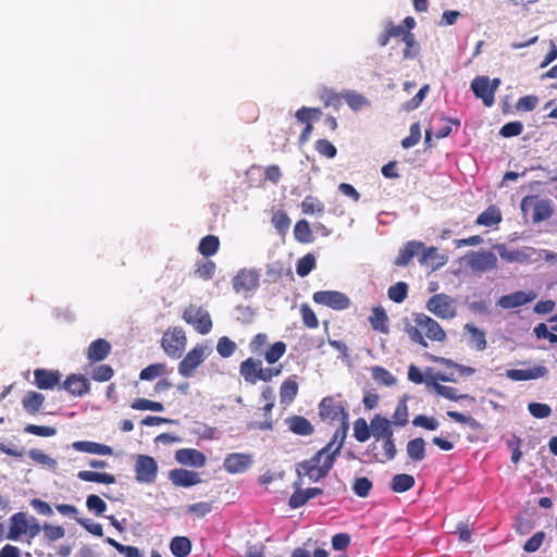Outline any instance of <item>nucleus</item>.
I'll return each mask as SVG.
<instances>
[{
  "label": "nucleus",
  "instance_id": "21",
  "mask_svg": "<svg viewBox=\"0 0 557 557\" xmlns=\"http://www.w3.org/2000/svg\"><path fill=\"white\" fill-rule=\"evenodd\" d=\"M262 362L252 358H247L240 363L239 373L247 383L256 384L260 381Z\"/></svg>",
  "mask_w": 557,
  "mask_h": 557
},
{
  "label": "nucleus",
  "instance_id": "36",
  "mask_svg": "<svg viewBox=\"0 0 557 557\" xmlns=\"http://www.w3.org/2000/svg\"><path fill=\"white\" fill-rule=\"evenodd\" d=\"M301 212L307 215H322L324 213V203L314 196H306L300 203Z\"/></svg>",
  "mask_w": 557,
  "mask_h": 557
},
{
  "label": "nucleus",
  "instance_id": "23",
  "mask_svg": "<svg viewBox=\"0 0 557 557\" xmlns=\"http://www.w3.org/2000/svg\"><path fill=\"white\" fill-rule=\"evenodd\" d=\"M28 520L25 512H16L10 518V529L7 537L12 541L18 540L27 533Z\"/></svg>",
  "mask_w": 557,
  "mask_h": 557
},
{
  "label": "nucleus",
  "instance_id": "58",
  "mask_svg": "<svg viewBox=\"0 0 557 557\" xmlns=\"http://www.w3.org/2000/svg\"><path fill=\"white\" fill-rule=\"evenodd\" d=\"M372 486L373 484L368 478L360 476L355 480L352 491L358 497L364 498L370 494Z\"/></svg>",
  "mask_w": 557,
  "mask_h": 557
},
{
  "label": "nucleus",
  "instance_id": "12",
  "mask_svg": "<svg viewBox=\"0 0 557 557\" xmlns=\"http://www.w3.org/2000/svg\"><path fill=\"white\" fill-rule=\"evenodd\" d=\"M532 207V221L534 223H539L549 219L553 214V208L548 200L545 199H534L531 197H525L521 202V209L523 212H527L528 208Z\"/></svg>",
  "mask_w": 557,
  "mask_h": 557
},
{
  "label": "nucleus",
  "instance_id": "57",
  "mask_svg": "<svg viewBox=\"0 0 557 557\" xmlns=\"http://www.w3.org/2000/svg\"><path fill=\"white\" fill-rule=\"evenodd\" d=\"M131 407L135 410H151L160 412L164 409L163 405L159 401H153L146 398H137L135 399Z\"/></svg>",
  "mask_w": 557,
  "mask_h": 557
},
{
  "label": "nucleus",
  "instance_id": "15",
  "mask_svg": "<svg viewBox=\"0 0 557 557\" xmlns=\"http://www.w3.org/2000/svg\"><path fill=\"white\" fill-rule=\"evenodd\" d=\"M59 387L64 388L73 396L82 397L89 393L90 383L83 374H70Z\"/></svg>",
  "mask_w": 557,
  "mask_h": 557
},
{
  "label": "nucleus",
  "instance_id": "29",
  "mask_svg": "<svg viewBox=\"0 0 557 557\" xmlns=\"http://www.w3.org/2000/svg\"><path fill=\"white\" fill-rule=\"evenodd\" d=\"M368 320L374 331L389 333L388 317L383 307H373Z\"/></svg>",
  "mask_w": 557,
  "mask_h": 557
},
{
  "label": "nucleus",
  "instance_id": "13",
  "mask_svg": "<svg viewBox=\"0 0 557 557\" xmlns=\"http://www.w3.org/2000/svg\"><path fill=\"white\" fill-rule=\"evenodd\" d=\"M252 463V455L246 453H232L225 457L223 468L227 473L237 474L247 471Z\"/></svg>",
  "mask_w": 557,
  "mask_h": 557
},
{
  "label": "nucleus",
  "instance_id": "4",
  "mask_svg": "<svg viewBox=\"0 0 557 557\" xmlns=\"http://www.w3.org/2000/svg\"><path fill=\"white\" fill-rule=\"evenodd\" d=\"M187 344L185 332L182 327L174 326L169 327L162 335L161 347L164 352L173 358L177 359L182 356Z\"/></svg>",
  "mask_w": 557,
  "mask_h": 557
},
{
  "label": "nucleus",
  "instance_id": "43",
  "mask_svg": "<svg viewBox=\"0 0 557 557\" xmlns=\"http://www.w3.org/2000/svg\"><path fill=\"white\" fill-rule=\"evenodd\" d=\"M401 41L405 44V49L403 50L404 59H413L419 54L420 46L413 33H407Z\"/></svg>",
  "mask_w": 557,
  "mask_h": 557
},
{
  "label": "nucleus",
  "instance_id": "51",
  "mask_svg": "<svg viewBox=\"0 0 557 557\" xmlns=\"http://www.w3.org/2000/svg\"><path fill=\"white\" fill-rule=\"evenodd\" d=\"M372 377L375 382L385 386H392L396 383L395 376L385 368L380 366L372 368Z\"/></svg>",
  "mask_w": 557,
  "mask_h": 557
},
{
  "label": "nucleus",
  "instance_id": "32",
  "mask_svg": "<svg viewBox=\"0 0 557 557\" xmlns=\"http://www.w3.org/2000/svg\"><path fill=\"white\" fill-rule=\"evenodd\" d=\"M298 394V383L296 375H292L286 379L280 387V398L283 404H290L294 401Z\"/></svg>",
  "mask_w": 557,
  "mask_h": 557
},
{
  "label": "nucleus",
  "instance_id": "53",
  "mask_svg": "<svg viewBox=\"0 0 557 557\" xmlns=\"http://www.w3.org/2000/svg\"><path fill=\"white\" fill-rule=\"evenodd\" d=\"M213 509V502H199L187 506L186 510L196 518H203Z\"/></svg>",
  "mask_w": 557,
  "mask_h": 557
},
{
  "label": "nucleus",
  "instance_id": "40",
  "mask_svg": "<svg viewBox=\"0 0 557 557\" xmlns=\"http://www.w3.org/2000/svg\"><path fill=\"white\" fill-rule=\"evenodd\" d=\"M168 373L166 363L159 362L152 363L148 367L144 368L139 373V379L143 381H152L159 376H162Z\"/></svg>",
  "mask_w": 557,
  "mask_h": 557
},
{
  "label": "nucleus",
  "instance_id": "2",
  "mask_svg": "<svg viewBox=\"0 0 557 557\" xmlns=\"http://www.w3.org/2000/svg\"><path fill=\"white\" fill-rule=\"evenodd\" d=\"M404 331L409 339L423 348L428 347L426 338L432 342L446 341V332L441 324L422 312H414L411 318L404 319Z\"/></svg>",
  "mask_w": 557,
  "mask_h": 557
},
{
  "label": "nucleus",
  "instance_id": "47",
  "mask_svg": "<svg viewBox=\"0 0 557 557\" xmlns=\"http://www.w3.org/2000/svg\"><path fill=\"white\" fill-rule=\"evenodd\" d=\"M371 435V426L367 423V421L363 418H358L354 422L355 438L360 443H364L370 438Z\"/></svg>",
  "mask_w": 557,
  "mask_h": 557
},
{
  "label": "nucleus",
  "instance_id": "34",
  "mask_svg": "<svg viewBox=\"0 0 557 557\" xmlns=\"http://www.w3.org/2000/svg\"><path fill=\"white\" fill-rule=\"evenodd\" d=\"M77 478L85 482H95L101 484H114L115 476L111 473L95 472L89 470H82L77 473Z\"/></svg>",
  "mask_w": 557,
  "mask_h": 557
},
{
  "label": "nucleus",
  "instance_id": "6",
  "mask_svg": "<svg viewBox=\"0 0 557 557\" xmlns=\"http://www.w3.org/2000/svg\"><path fill=\"white\" fill-rule=\"evenodd\" d=\"M467 268L474 273H484L497 268V257L491 250L470 251L465 257Z\"/></svg>",
  "mask_w": 557,
  "mask_h": 557
},
{
  "label": "nucleus",
  "instance_id": "8",
  "mask_svg": "<svg viewBox=\"0 0 557 557\" xmlns=\"http://www.w3.org/2000/svg\"><path fill=\"white\" fill-rule=\"evenodd\" d=\"M260 285V273L253 269H242L232 278V286L237 294L255 292Z\"/></svg>",
  "mask_w": 557,
  "mask_h": 557
},
{
  "label": "nucleus",
  "instance_id": "19",
  "mask_svg": "<svg viewBox=\"0 0 557 557\" xmlns=\"http://www.w3.org/2000/svg\"><path fill=\"white\" fill-rule=\"evenodd\" d=\"M175 459L181 465L203 467L206 465V456L194 448H182L176 450Z\"/></svg>",
  "mask_w": 557,
  "mask_h": 557
},
{
  "label": "nucleus",
  "instance_id": "37",
  "mask_svg": "<svg viewBox=\"0 0 557 557\" xmlns=\"http://www.w3.org/2000/svg\"><path fill=\"white\" fill-rule=\"evenodd\" d=\"M406 449L412 461H421L425 457V441L422 437H416L407 443Z\"/></svg>",
  "mask_w": 557,
  "mask_h": 557
},
{
  "label": "nucleus",
  "instance_id": "55",
  "mask_svg": "<svg viewBox=\"0 0 557 557\" xmlns=\"http://www.w3.org/2000/svg\"><path fill=\"white\" fill-rule=\"evenodd\" d=\"M343 97L346 103L349 106V108L352 109L354 111H358L366 104H368L367 98L356 91H346L345 94H343Z\"/></svg>",
  "mask_w": 557,
  "mask_h": 557
},
{
  "label": "nucleus",
  "instance_id": "22",
  "mask_svg": "<svg viewBox=\"0 0 557 557\" xmlns=\"http://www.w3.org/2000/svg\"><path fill=\"white\" fill-rule=\"evenodd\" d=\"M285 423L287 424L288 430L296 435L308 436L314 432V426L302 416L295 414L288 417L285 420Z\"/></svg>",
  "mask_w": 557,
  "mask_h": 557
},
{
  "label": "nucleus",
  "instance_id": "35",
  "mask_svg": "<svg viewBox=\"0 0 557 557\" xmlns=\"http://www.w3.org/2000/svg\"><path fill=\"white\" fill-rule=\"evenodd\" d=\"M191 547V541L187 536H174L170 542V550L175 557H187Z\"/></svg>",
  "mask_w": 557,
  "mask_h": 557
},
{
  "label": "nucleus",
  "instance_id": "46",
  "mask_svg": "<svg viewBox=\"0 0 557 557\" xmlns=\"http://www.w3.org/2000/svg\"><path fill=\"white\" fill-rule=\"evenodd\" d=\"M315 257L313 253H307L296 263V272L300 277L307 276L315 268Z\"/></svg>",
  "mask_w": 557,
  "mask_h": 557
},
{
  "label": "nucleus",
  "instance_id": "9",
  "mask_svg": "<svg viewBox=\"0 0 557 557\" xmlns=\"http://www.w3.org/2000/svg\"><path fill=\"white\" fill-rule=\"evenodd\" d=\"M315 304L326 306L333 310H345L350 306L347 295L337 290H319L312 296Z\"/></svg>",
  "mask_w": 557,
  "mask_h": 557
},
{
  "label": "nucleus",
  "instance_id": "45",
  "mask_svg": "<svg viewBox=\"0 0 557 557\" xmlns=\"http://www.w3.org/2000/svg\"><path fill=\"white\" fill-rule=\"evenodd\" d=\"M434 391L442 397L457 401L459 399L468 398V395L458 394V391L453 386L442 385L437 382H432Z\"/></svg>",
  "mask_w": 557,
  "mask_h": 557
},
{
  "label": "nucleus",
  "instance_id": "64",
  "mask_svg": "<svg viewBox=\"0 0 557 557\" xmlns=\"http://www.w3.org/2000/svg\"><path fill=\"white\" fill-rule=\"evenodd\" d=\"M393 422L396 425L404 426L408 422V407L406 404V399H403L398 403L394 414H393Z\"/></svg>",
  "mask_w": 557,
  "mask_h": 557
},
{
  "label": "nucleus",
  "instance_id": "38",
  "mask_svg": "<svg viewBox=\"0 0 557 557\" xmlns=\"http://www.w3.org/2000/svg\"><path fill=\"white\" fill-rule=\"evenodd\" d=\"M294 236L301 244H310L314 240L310 224L307 220H299L294 226Z\"/></svg>",
  "mask_w": 557,
  "mask_h": 557
},
{
  "label": "nucleus",
  "instance_id": "17",
  "mask_svg": "<svg viewBox=\"0 0 557 557\" xmlns=\"http://www.w3.org/2000/svg\"><path fill=\"white\" fill-rule=\"evenodd\" d=\"M34 377V383L39 389H53L60 384L61 373L58 370L36 369Z\"/></svg>",
  "mask_w": 557,
  "mask_h": 557
},
{
  "label": "nucleus",
  "instance_id": "30",
  "mask_svg": "<svg viewBox=\"0 0 557 557\" xmlns=\"http://www.w3.org/2000/svg\"><path fill=\"white\" fill-rule=\"evenodd\" d=\"M503 215L495 205L488 206L475 220V224L480 226L492 227L502 222Z\"/></svg>",
  "mask_w": 557,
  "mask_h": 557
},
{
  "label": "nucleus",
  "instance_id": "25",
  "mask_svg": "<svg viewBox=\"0 0 557 557\" xmlns=\"http://www.w3.org/2000/svg\"><path fill=\"white\" fill-rule=\"evenodd\" d=\"M424 248V244L422 242L411 240L408 242L404 248H401L398 252V256L395 259V265L405 267L410 263L412 258L416 255H419L420 249Z\"/></svg>",
  "mask_w": 557,
  "mask_h": 557
},
{
  "label": "nucleus",
  "instance_id": "52",
  "mask_svg": "<svg viewBox=\"0 0 557 557\" xmlns=\"http://www.w3.org/2000/svg\"><path fill=\"white\" fill-rule=\"evenodd\" d=\"M271 222L281 235H284L290 225V219L283 210L274 212Z\"/></svg>",
  "mask_w": 557,
  "mask_h": 557
},
{
  "label": "nucleus",
  "instance_id": "5",
  "mask_svg": "<svg viewBox=\"0 0 557 557\" xmlns=\"http://www.w3.org/2000/svg\"><path fill=\"white\" fill-rule=\"evenodd\" d=\"M425 308L442 320H450L457 315L456 300L447 294L440 293L429 298Z\"/></svg>",
  "mask_w": 557,
  "mask_h": 557
},
{
  "label": "nucleus",
  "instance_id": "7",
  "mask_svg": "<svg viewBox=\"0 0 557 557\" xmlns=\"http://www.w3.org/2000/svg\"><path fill=\"white\" fill-rule=\"evenodd\" d=\"M183 319L186 323L202 335L208 334L212 329V320L209 312L202 307L190 304L183 312Z\"/></svg>",
  "mask_w": 557,
  "mask_h": 557
},
{
  "label": "nucleus",
  "instance_id": "11",
  "mask_svg": "<svg viewBox=\"0 0 557 557\" xmlns=\"http://www.w3.org/2000/svg\"><path fill=\"white\" fill-rule=\"evenodd\" d=\"M207 348L197 345L190 349L178 364V373L184 377L193 375L194 371L205 361Z\"/></svg>",
  "mask_w": 557,
  "mask_h": 557
},
{
  "label": "nucleus",
  "instance_id": "1",
  "mask_svg": "<svg viewBox=\"0 0 557 557\" xmlns=\"http://www.w3.org/2000/svg\"><path fill=\"white\" fill-rule=\"evenodd\" d=\"M344 443L333 438L310 459L297 463L296 471L299 476H308L310 481L318 482L330 473L336 457L339 455Z\"/></svg>",
  "mask_w": 557,
  "mask_h": 557
},
{
  "label": "nucleus",
  "instance_id": "59",
  "mask_svg": "<svg viewBox=\"0 0 557 557\" xmlns=\"http://www.w3.org/2000/svg\"><path fill=\"white\" fill-rule=\"evenodd\" d=\"M421 139V126L419 122H414L410 126V134L409 136L405 137L401 140V146L405 149H409L413 146H416Z\"/></svg>",
  "mask_w": 557,
  "mask_h": 557
},
{
  "label": "nucleus",
  "instance_id": "44",
  "mask_svg": "<svg viewBox=\"0 0 557 557\" xmlns=\"http://www.w3.org/2000/svg\"><path fill=\"white\" fill-rule=\"evenodd\" d=\"M28 456L34 462L46 466L51 470H55L58 467L57 460L40 449H37V448L30 449L28 451Z\"/></svg>",
  "mask_w": 557,
  "mask_h": 557
},
{
  "label": "nucleus",
  "instance_id": "28",
  "mask_svg": "<svg viewBox=\"0 0 557 557\" xmlns=\"http://www.w3.org/2000/svg\"><path fill=\"white\" fill-rule=\"evenodd\" d=\"M547 373L545 367L540 366L533 369H509L506 371V376L512 381H529L534 380L541 376H544Z\"/></svg>",
  "mask_w": 557,
  "mask_h": 557
},
{
  "label": "nucleus",
  "instance_id": "49",
  "mask_svg": "<svg viewBox=\"0 0 557 557\" xmlns=\"http://www.w3.org/2000/svg\"><path fill=\"white\" fill-rule=\"evenodd\" d=\"M286 352V344L282 341L275 342L264 354L268 363L273 364L278 361Z\"/></svg>",
  "mask_w": 557,
  "mask_h": 557
},
{
  "label": "nucleus",
  "instance_id": "48",
  "mask_svg": "<svg viewBox=\"0 0 557 557\" xmlns=\"http://www.w3.org/2000/svg\"><path fill=\"white\" fill-rule=\"evenodd\" d=\"M388 298L396 302H403L408 296V284L405 282H397L392 285L387 290Z\"/></svg>",
  "mask_w": 557,
  "mask_h": 557
},
{
  "label": "nucleus",
  "instance_id": "61",
  "mask_svg": "<svg viewBox=\"0 0 557 557\" xmlns=\"http://www.w3.org/2000/svg\"><path fill=\"white\" fill-rule=\"evenodd\" d=\"M236 350V344L227 336H222L216 344V351L223 358L231 357Z\"/></svg>",
  "mask_w": 557,
  "mask_h": 557
},
{
  "label": "nucleus",
  "instance_id": "41",
  "mask_svg": "<svg viewBox=\"0 0 557 557\" xmlns=\"http://www.w3.org/2000/svg\"><path fill=\"white\" fill-rule=\"evenodd\" d=\"M219 247V238L214 235H207L200 240L198 250L202 256L211 257L218 252Z\"/></svg>",
  "mask_w": 557,
  "mask_h": 557
},
{
  "label": "nucleus",
  "instance_id": "56",
  "mask_svg": "<svg viewBox=\"0 0 557 557\" xmlns=\"http://www.w3.org/2000/svg\"><path fill=\"white\" fill-rule=\"evenodd\" d=\"M114 375V370L109 364H100L91 371V379L96 382H107Z\"/></svg>",
  "mask_w": 557,
  "mask_h": 557
},
{
  "label": "nucleus",
  "instance_id": "3",
  "mask_svg": "<svg viewBox=\"0 0 557 557\" xmlns=\"http://www.w3.org/2000/svg\"><path fill=\"white\" fill-rule=\"evenodd\" d=\"M319 414L322 420L341 423L339 428L333 434V440L344 443L349 429L348 413L342 401L332 396L324 397L319 404Z\"/></svg>",
  "mask_w": 557,
  "mask_h": 557
},
{
  "label": "nucleus",
  "instance_id": "27",
  "mask_svg": "<svg viewBox=\"0 0 557 557\" xmlns=\"http://www.w3.org/2000/svg\"><path fill=\"white\" fill-rule=\"evenodd\" d=\"M372 436L375 441H380L381 438L389 437L394 435L391 422L388 419L382 417L381 414H375L374 418L370 422Z\"/></svg>",
  "mask_w": 557,
  "mask_h": 557
},
{
  "label": "nucleus",
  "instance_id": "39",
  "mask_svg": "<svg viewBox=\"0 0 557 557\" xmlns=\"http://www.w3.org/2000/svg\"><path fill=\"white\" fill-rule=\"evenodd\" d=\"M416 481L411 474L400 473L393 476L391 488L395 493H405L413 487Z\"/></svg>",
  "mask_w": 557,
  "mask_h": 557
},
{
  "label": "nucleus",
  "instance_id": "10",
  "mask_svg": "<svg viewBox=\"0 0 557 557\" xmlns=\"http://www.w3.org/2000/svg\"><path fill=\"white\" fill-rule=\"evenodd\" d=\"M136 481L151 484L158 474L157 461L148 455H138L135 463Z\"/></svg>",
  "mask_w": 557,
  "mask_h": 557
},
{
  "label": "nucleus",
  "instance_id": "26",
  "mask_svg": "<svg viewBox=\"0 0 557 557\" xmlns=\"http://www.w3.org/2000/svg\"><path fill=\"white\" fill-rule=\"evenodd\" d=\"M533 298L534 295L519 290L502 296L498 300V305L505 309H512L531 302Z\"/></svg>",
  "mask_w": 557,
  "mask_h": 557
},
{
  "label": "nucleus",
  "instance_id": "54",
  "mask_svg": "<svg viewBox=\"0 0 557 557\" xmlns=\"http://www.w3.org/2000/svg\"><path fill=\"white\" fill-rule=\"evenodd\" d=\"M429 84L423 85L413 98L403 103V110L410 112L419 108L423 99L429 94Z\"/></svg>",
  "mask_w": 557,
  "mask_h": 557
},
{
  "label": "nucleus",
  "instance_id": "50",
  "mask_svg": "<svg viewBox=\"0 0 557 557\" xmlns=\"http://www.w3.org/2000/svg\"><path fill=\"white\" fill-rule=\"evenodd\" d=\"M215 273V263L211 260L198 262L195 269V276L203 281L211 280Z\"/></svg>",
  "mask_w": 557,
  "mask_h": 557
},
{
  "label": "nucleus",
  "instance_id": "31",
  "mask_svg": "<svg viewBox=\"0 0 557 557\" xmlns=\"http://www.w3.org/2000/svg\"><path fill=\"white\" fill-rule=\"evenodd\" d=\"M465 330L469 333V345L475 348L478 351H483L486 349L487 342L485 332L473 325L472 323H467L465 325Z\"/></svg>",
  "mask_w": 557,
  "mask_h": 557
},
{
  "label": "nucleus",
  "instance_id": "60",
  "mask_svg": "<svg viewBox=\"0 0 557 557\" xmlns=\"http://www.w3.org/2000/svg\"><path fill=\"white\" fill-rule=\"evenodd\" d=\"M300 313L304 324L308 329H317L319 326V320L314 311L307 304H301Z\"/></svg>",
  "mask_w": 557,
  "mask_h": 557
},
{
  "label": "nucleus",
  "instance_id": "63",
  "mask_svg": "<svg viewBox=\"0 0 557 557\" xmlns=\"http://www.w3.org/2000/svg\"><path fill=\"white\" fill-rule=\"evenodd\" d=\"M86 506L90 511H94L95 515L101 516L107 510L106 502L100 498L98 495L91 494L86 499Z\"/></svg>",
  "mask_w": 557,
  "mask_h": 557
},
{
  "label": "nucleus",
  "instance_id": "42",
  "mask_svg": "<svg viewBox=\"0 0 557 557\" xmlns=\"http://www.w3.org/2000/svg\"><path fill=\"white\" fill-rule=\"evenodd\" d=\"M437 248L436 247H425L420 249L419 251V262L422 265H431L433 269H436L445 263V260L438 261L436 264H433V260L438 258ZM443 259V257H441Z\"/></svg>",
  "mask_w": 557,
  "mask_h": 557
},
{
  "label": "nucleus",
  "instance_id": "20",
  "mask_svg": "<svg viewBox=\"0 0 557 557\" xmlns=\"http://www.w3.org/2000/svg\"><path fill=\"white\" fill-rule=\"evenodd\" d=\"M170 480L175 486L190 487L200 482L197 472L186 469H174L170 472Z\"/></svg>",
  "mask_w": 557,
  "mask_h": 557
},
{
  "label": "nucleus",
  "instance_id": "18",
  "mask_svg": "<svg viewBox=\"0 0 557 557\" xmlns=\"http://www.w3.org/2000/svg\"><path fill=\"white\" fill-rule=\"evenodd\" d=\"M111 351V344L104 338H98L91 342L87 348V359L89 363H96L104 360Z\"/></svg>",
  "mask_w": 557,
  "mask_h": 557
},
{
  "label": "nucleus",
  "instance_id": "16",
  "mask_svg": "<svg viewBox=\"0 0 557 557\" xmlns=\"http://www.w3.org/2000/svg\"><path fill=\"white\" fill-rule=\"evenodd\" d=\"M383 440V455L380 456L374 450L377 448L376 443H372L369 445L367 454L370 455V461L372 462H385L393 460L397 454L394 435L389 437L382 438Z\"/></svg>",
  "mask_w": 557,
  "mask_h": 557
},
{
  "label": "nucleus",
  "instance_id": "62",
  "mask_svg": "<svg viewBox=\"0 0 557 557\" xmlns=\"http://www.w3.org/2000/svg\"><path fill=\"white\" fill-rule=\"evenodd\" d=\"M321 110L319 108H307L302 107L296 112V119L300 123H310L311 120H317L321 115Z\"/></svg>",
  "mask_w": 557,
  "mask_h": 557
},
{
  "label": "nucleus",
  "instance_id": "24",
  "mask_svg": "<svg viewBox=\"0 0 557 557\" xmlns=\"http://www.w3.org/2000/svg\"><path fill=\"white\" fill-rule=\"evenodd\" d=\"M73 448L77 451L100 456H111L113 454V449L111 446L90 441L74 442Z\"/></svg>",
  "mask_w": 557,
  "mask_h": 557
},
{
  "label": "nucleus",
  "instance_id": "14",
  "mask_svg": "<svg viewBox=\"0 0 557 557\" xmlns=\"http://www.w3.org/2000/svg\"><path fill=\"white\" fill-rule=\"evenodd\" d=\"M471 89L476 98L483 100L486 107H491L494 103L495 87L491 86L487 76L475 77L471 83Z\"/></svg>",
  "mask_w": 557,
  "mask_h": 557
},
{
  "label": "nucleus",
  "instance_id": "33",
  "mask_svg": "<svg viewBox=\"0 0 557 557\" xmlns=\"http://www.w3.org/2000/svg\"><path fill=\"white\" fill-rule=\"evenodd\" d=\"M45 396L41 393L30 391L22 399L24 410L29 414H36L42 407Z\"/></svg>",
  "mask_w": 557,
  "mask_h": 557
}]
</instances>
